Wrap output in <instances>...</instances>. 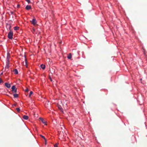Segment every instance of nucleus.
<instances>
[{
  "instance_id": "1",
  "label": "nucleus",
  "mask_w": 147,
  "mask_h": 147,
  "mask_svg": "<svg viewBox=\"0 0 147 147\" xmlns=\"http://www.w3.org/2000/svg\"><path fill=\"white\" fill-rule=\"evenodd\" d=\"M13 32L10 30L8 33L7 37L9 39H12L13 38Z\"/></svg>"
},
{
  "instance_id": "2",
  "label": "nucleus",
  "mask_w": 147,
  "mask_h": 147,
  "mask_svg": "<svg viewBox=\"0 0 147 147\" xmlns=\"http://www.w3.org/2000/svg\"><path fill=\"white\" fill-rule=\"evenodd\" d=\"M10 54L9 51H7V57L6 58V62H9L10 58Z\"/></svg>"
},
{
  "instance_id": "3",
  "label": "nucleus",
  "mask_w": 147,
  "mask_h": 147,
  "mask_svg": "<svg viewBox=\"0 0 147 147\" xmlns=\"http://www.w3.org/2000/svg\"><path fill=\"white\" fill-rule=\"evenodd\" d=\"M12 91L14 92H16L17 91V89L16 88L15 86H12L11 87Z\"/></svg>"
},
{
  "instance_id": "4",
  "label": "nucleus",
  "mask_w": 147,
  "mask_h": 147,
  "mask_svg": "<svg viewBox=\"0 0 147 147\" xmlns=\"http://www.w3.org/2000/svg\"><path fill=\"white\" fill-rule=\"evenodd\" d=\"M39 119L45 125H47V122L45 120H44L42 118H40Z\"/></svg>"
},
{
  "instance_id": "5",
  "label": "nucleus",
  "mask_w": 147,
  "mask_h": 147,
  "mask_svg": "<svg viewBox=\"0 0 147 147\" xmlns=\"http://www.w3.org/2000/svg\"><path fill=\"white\" fill-rule=\"evenodd\" d=\"M31 22L32 24L34 25H35L36 23V20L35 18L33 19Z\"/></svg>"
},
{
  "instance_id": "6",
  "label": "nucleus",
  "mask_w": 147,
  "mask_h": 147,
  "mask_svg": "<svg viewBox=\"0 0 147 147\" xmlns=\"http://www.w3.org/2000/svg\"><path fill=\"white\" fill-rule=\"evenodd\" d=\"M5 86L7 88H9L11 87V85L10 84L7 82L5 83Z\"/></svg>"
},
{
  "instance_id": "7",
  "label": "nucleus",
  "mask_w": 147,
  "mask_h": 147,
  "mask_svg": "<svg viewBox=\"0 0 147 147\" xmlns=\"http://www.w3.org/2000/svg\"><path fill=\"white\" fill-rule=\"evenodd\" d=\"M9 67V63L6 62V65L5 67V68L6 69H8Z\"/></svg>"
},
{
  "instance_id": "8",
  "label": "nucleus",
  "mask_w": 147,
  "mask_h": 147,
  "mask_svg": "<svg viewBox=\"0 0 147 147\" xmlns=\"http://www.w3.org/2000/svg\"><path fill=\"white\" fill-rule=\"evenodd\" d=\"M31 8V7L30 5H27L26 7V9L27 10H29Z\"/></svg>"
},
{
  "instance_id": "9",
  "label": "nucleus",
  "mask_w": 147,
  "mask_h": 147,
  "mask_svg": "<svg viewBox=\"0 0 147 147\" xmlns=\"http://www.w3.org/2000/svg\"><path fill=\"white\" fill-rule=\"evenodd\" d=\"M13 71L14 72V74H17L18 73V71L17 69H14L13 70Z\"/></svg>"
},
{
  "instance_id": "10",
  "label": "nucleus",
  "mask_w": 147,
  "mask_h": 147,
  "mask_svg": "<svg viewBox=\"0 0 147 147\" xmlns=\"http://www.w3.org/2000/svg\"><path fill=\"white\" fill-rule=\"evenodd\" d=\"M40 67L42 69H44L45 68V65L43 64H42L40 65Z\"/></svg>"
},
{
  "instance_id": "11",
  "label": "nucleus",
  "mask_w": 147,
  "mask_h": 147,
  "mask_svg": "<svg viewBox=\"0 0 147 147\" xmlns=\"http://www.w3.org/2000/svg\"><path fill=\"white\" fill-rule=\"evenodd\" d=\"M23 118L25 120H27L28 118V116L26 115H24L23 117Z\"/></svg>"
},
{
  "instance_id": "12",
  "label": "nucleus",
  "mask_w": 147,
  "mask_h": 147,
  "mask_svg": "<svg viewBox=\"0 0 147 147\" xmlns=\"http://www.w3.org/2000/svg\"><path fill=\"white\" fill-rule=\"evenodd\" d=\"M19 27L18 26H16L13 27V29L15 30H17L19 29Z\"/></svg>"
},
{
  "instance_id": "13",
  "label": "nucleus",
  "mask_w": 147,
  "mask_h": 147,
  "mask_svg": "<svg viewBox=\"0 0 147 147\" xmlns=\"http://www.w3.org/2000/svg\"><path fill=\"white\" fill-rule=\"evenodd\" d=\"M13 96L15 98H17L18 97V95L17 94H13Z\"/></svg>"
},
{
  "instance_id": "14",
  "label": "nucleus",
  "mask_w": 147,
  "mask_h": 147,
  "mask_svg": "<svg viewBox=\"0 0 147 147\" xmlns=\"http://www.w3.org/2000/svg\"><path fill=\"white\" fill-rule=\"evenodd\" d=\"M67 58L68 59H70L71 57V53H69V55L67 57Z\"/></svg>"
},
{
  "instance_id": "15",
  "label": "nucleus",
  "mask_w": 147,
  "mask_h": 147,
  "mask_svg": "<svg viewBox=\"0 0 147 147\" xmlns=\"http://www.w3.org/2000/svg\"><path fill=\"white\" fill-rule=\"evenodd\" d=\"M33 92L32 91H31L29 94V96H30L31 95L33 94Z\"/></svg>"
},
{
  "instance_id": "16",
  "label": "nucleus",
  "mask_w": 147,
  "mask_h": 147,
  "mask_svg": "<svg viewBox=\"0 0 147 147\" xmlns=\"http://www.w3.org/2000/svg\"><path fill=\"white\" fill-rule=\"evenodd\" d=\"M25 63H26V67H28V65L27 64V60H26V59H25Z\"/></svg>"
},
{
  "instance_id": "17",
  "label": "nucleus",
  "mask_w": 147,
  "mask_h": 147,
  "mask_svg": "<svg viewBox=\"0 0 147 147\" xmlns=\"http://www.w3.org/2000/svg\"><path fill=\"white\" fill-rule=\"evenodd\" d=\"M16 110H17V111L19 112L20 111V109L19 108H16Z\"/></svg>"
},
{
  "instance_id": "18",
  "label": "nucleus",
  "mask_w": 147,
  "mask_h": 147,
  "mask_svg": "<svg viewBox=\"0 0 147 147\" xmlns=\"http://www.w3.org/2000/svg\"><path fill=\"white\" fill-rule=\"evenodd\" d=\"M28 3H29L30 2V0H25Z\"/></svg>"
},
{
  "instance_id": "19",
  "label": "nucleus",
  "mask_w": 147,
  "mask_h": 147,
  "mask_svg": "<svg viewBox=\"0 0 147 147\" xmlns=\"http://www.w3.org/2000/svg\"><path fill=\"white\" fill-rule=\"evenodd\" d=\"M41 137L43 138L45 140H46V139L45 138V137L43 136H42V135H41Z\"/></svg>"
},
{
  "instance_id": "20",
  "label": "nucleus",
  "mask_w": 147,
  "mask_h": 147,
  "mask_svg": "<svg viewBox=\"0 0 147 147\" xmlns=\"http://www.w3.org/2000/svg\"><path fill=\"white\" fill-rule=\"evenodd\" d=\"M3 82V81L0 78V83Z\"/></svg>"
},
{
  "instance_id": "21",
  "label": "nucleus",
  "mask_w": 147,
  "mask_h": 147,
  "mask_svg": "<svg viewBox=\"0 0 147 147\" xmlns=\"http://www.w3.org/2000/svg\"><path fill=\"white\" fill-rule=\"evenodd\" d=\"M55 147H57V144H56L54 145Z\"/></svg>"
},
{
  "instance_id": "22",
  "label": "nucleus",
  "mask_w": 147,
  "mask_h": 147,
  "mask_svg": "<svg viewBox=\"0 0 147 147\" xmlns=\"http://www.w3.org/2000/svg\"><path fill=\"white\" fill-rule=\"evenodd\" d=\"M11 14L13 15V13H14V12H13V11H11Z\"/></svg>"
},
{
  "instance_id": "23",
  "label": "nucleus",
  "mask_w": 147,
  "mask_h": 147,
  "mask_svg": "<svg viewBox=\"0 0 147 147\" xmlns=\"http://www.w3.org/2000/svg\"><path fill=\"white\" fill-rule=\"evenodd\" d=\"M50 80L51 81H52V80L51 78H50Z\"/></svg>"
},
{
  "instance_id": "24",
  "label": "nucleus",
  "mask_w": 147,
  "mask_h": 147,
  "mask_svg": "<svg viewBox=\"0 0 147 147\" xmlns=\"http://www.w3.org/2000/svg\"><path fill=\"white\" fill-rule=\"evenodd\" d=\"M11 28V26H10V27H9V29H10Z\"/></svg>"
},
{
  "instance_id": "25",
  "label": "nucleus",
  "mask_w": 147,
  "mask_h": 147,
  "mask_svg": "<svg viewBox=\"0 0 147 147\" xmlns=\"http://www.w3.org/2000/svg\"><path fill=\"white\" fill-rule=\"evenodd\" d=\"M27 90H28V89H26V91H27Z\"/></svg>"
}]
</instances>
